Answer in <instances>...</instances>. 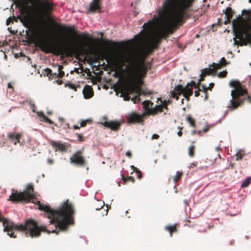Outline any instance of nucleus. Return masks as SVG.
<instances>
[{"label": "nucleus", "instance_id": "obj_1", "mask_svg": "<svg viewBox=\"0 0 251 251\" xmlns=\"http://www.w3.org/2000/svg\"><path fill=\"white\" fill-rule=\"evenodd\" d=\"M195 0H165L158 14L162 20L163 25L152 38L147 47V50L151 52L158 48L161 40L166 38L170 34L181 25L185 19L188 18V11L192 7Z\"/></svg>", "mask_w": 251, "mask_h": 251}, {"label": "nucleus", "instance_id": "obj_2", "mask_svg": "<svg viewBox=\"0 0 251 251\" xmlns=\"http://www.w3.org/2000/svg\"><path fill=\"white\" fill-rule=\"evenodd\" d=\"M33 185L29 184L27 185L25 190L22 192L18 193L16 190L9 196L8 201L13 203L19 201L30 202L32 201L35 203L37 201L38 208L45 212V216L50 219V224L54 225V229L48 230L50 233L56 232L59 231H66L69 225L74 223L75 210L73 204L67 200L61 205L59 208L52 209L49 206L44 205L38 201L33 195Z\"/></svg>", "mask_w": 251, "mask_h": 251}, {"label": "nucleus", "instance_id": "obj_3", "mask_svg": "<svg viewBox=\"0 0 251 251\" xmlns=\"http://www.w3.org/2000/svg\"><path fill=\"white\" fill-rule=\"evenodd\" d=\"M128 64V80L130 84L135 85V97L131 100L134 103L140 101V86L148 71L151 69L150 63L145 62V57L140 53H131L126 58Z\"/></svg>", "mask_w": 251, "mask_h": 251}, {"label": "nucleus", "instance_id": "obj_4", "mask_svg": "<svg viewBox=\"0 0 251 251\" xmlns=\"http://www.w3.org/2000/svg\"><path fill=\"white\" fill-rule=\"evenodd\" d=\"M47 28L42 26L38 31L37 37V46L45 53H51L55 55L65 54L67 56L74 53H80L83 51L85 45L79 40L75 42H65L60 46H57L47 41L46 39Z\"/></svg>", "mask_w": 251, "mask_h": 251}, {"label": "nucleus", "instance_id": "obj_5", "mask_svg": "<svg viewBox=\"0 0 251 251\" xmlns=\"http://www.w3.org/2000/svg\"><path fill=\"white\" fill-rule=\"evenodd\" d=\"M232 26L235 37V45H251V10H243L239 15L232 21Z\"/></svg>", "mask_w": 251, "mask_h": 251}, {"label": "nucleus", "instance_id": "obj_6", "mask_svg": "<svg viewBox=\"0 0 251 251\" xmlns=\"http://www.w3.org/2000/svg\"><path fill=\"white\" fill-rule=\"evenodd\" d=\"M229 84L231 87L234 88L232 90L231 95L232 99L230 100L229 108L236 109L241 105L245 100H247L249 102H251V97L248 96L247 98H242L245 95H247V90L238 81L232 80Z\"/></svg>", "mask_w": 251, "mask_h": 251}, {"label": "nucleus", "instance_id": "obj_7", "mask_svg": "<svg viewBox=\"0 0 251 251\" xmlns=\"http://www.w3.org/2000/svg\"><path fill=\"white\" fill-rule=\"evenodd\" d=\"M53 10V6L48 0H43L37 3L36 15L41 20L48 19Z\"/></svg>", "mask_w": 251, "mask_h": 251}, {"label": "nucleus", "instance_id": "obj_8", "mask_svg": "<svg viewBox=\"0 0 251 251\" xmlns=\"http://www.w3.org/2000/svg\"><path fill=\"white\" fill-rule=\"evenodd\" d=\"M83 151L82 150H78L70 158V163L79 166H85L86 161L83 155Z\"/></svg>", "mask_w": 251, "mask_h": 251}, {"label": "nucleus", "instance_id": "obj_9", "mask_svg": "<svg viewBox=\"0 0 251 251\" xmlns=\"http://www.w3.org/2000/svg\"><path fill=\"white\" fill-rule=\"evenodd\" d=\"M122 123L121 121H108L106 117H104L101 122V124L105 127L110 128L111 130L114 131H118L120 130Z\"/></svg>", "mask_w": 251, "mask_h": 251}, {"label": "nucleus", "instance_id": "obj_10", "mask_svg": "<svg viewBox=\"0 0 251 251\" xmlns=\"http://www.w3.org/2000/svg\"><path fill=\"white\" fill-rule=\"evenodd\" d=\"M174 90L176 91L179 92V95L183 94L184 98H185L188 101L190 100V97L193 95V92L192 88H188V86L183 87L181 85H176Z\"/></svg>", "mask_w": 251, "mask_h": 251}, {"label": "nucleus", "instance_id": "obj_11", "mask_svg": "<svg viewBox=\"0 0 251 251\" xmlns=\"http://www.w3.org/2000/svg\"><path fill=\"white\" fill-rule=\"evenodd\" d=\"M145 118H147V114H145V113L141 115H139L135 112H132L127 117V120L128 123L130 124H143Z\"/></svg>", "mask_w": 251, "mask_h": 251}, {"label": "nucleus", "instance_id": "obj_12", "mask_svg": "<svg viewBox=\"0 0 251 251\" xmlns=\"http://www.w3.org/2000/svg\"><path fill=\"white\" fill-rule=\"evenodd\" d=\"M54 24L58 27V28L59 29L63 30L66 32H69L71 34L74 35L76 38L84 39V38L86 37V36L84 35H81V34H78L77 33V32L76 30H75L72 27H67L64 25H60L54 22Z\"/></svg>", "mask_w": 251, "mask_h": 251}, {"label": "nucleus", "instance_id": "obj_13", "mask_svg": "<svg viewBox=\"0 0 251 251\" xmlns=\"http://www.w3.org/2000/svg\"><path fill=\"white\" fill-rule=\"evenodd\" d=\"M29 104L31 106V109L33 112H36L39 117L41 119V121L48 123L50 124H53V122L51 121L49 118L46 117L43 112H36V106L34 102L32 101H29Z\"/></svg>", "mask_w": 251, "mask_h": 251}, {"label": "nucleus", "instance_id": "obj_14", "mask_svg": "<svg viewBox=\"0 0 251 251\" xmlns=\"http://www.w3.org/2000/svg\"><path fill=\"white\" fill-rule=\"evenodd\" d=\"M50 144L55 149V151H66L68 148V146L67 145L62 143L60 141L56 142L53 140H51L50 141Z\"/></svg>", "mask_w": 251, "mask_h": 251}, {"label": "nucleus", "instance_id": "obj_15", "mask_svg": "<svg viewBox=\"0 0 251 251\" xmlns=\"http://www.w3.org/2000/svg\"><path fill=\"white\" fill-rule=\"evenodd\" d=\"M101 0H93L90 3L88 10L93 13L101 11Z\"/></svg>", "mask_w": 251, "mask_h": 251}, {"label": "nucleus", "instance_id": "obj_16", "mask_svg": "<svg viewBox=\"0 0 251 251\" xmlns=\"http://www.w3.org/2000/svg\"><path fill=\"white\" fill-rule=\"evenodd\" d=\"M23 136L22 133L11 132L8 134V137L10 141L16 145L17 143H20V139Z\"/></svg>", "mask_w": 251, "mask_h": 251}, {"label": "nucleus", "instance_id": "obj_17", "mask_svg": "<svg viewBox=\"0 0 251 251\" xmlns=\"http://www.w3.org/2000/svg\"><path fill=\"white\" fill-rule=\"evenodd\" d=\"M225 14L226 20L224 22L225 25L230 23L233 15L235 14L234 11L230 7H227L225 10L223 11Z\"/></svg>", "mask_w": 251, "mask_h": 251}, {"label": "nucleus", "instance_id": "obj_18", "mask_svg": "<svg viewBox=\"0 0 251 251\" xmlns=\"http://www.w3.org/2000/svg\"><path fill=\"white\" fill-rule=\"evenodd\" d=\"M133 91V88L131 86H127L122 88V94L123 95L124 99L126 100H129L130 99V95H131Z\"/></svg>", "mask_w": 251, "mask_h": 251}, {"label": "nucleus", "instance_id": "obj_19", "mask_svg": "<svg viewBox=\"0 0 251 251\" xmlns=\"http://www.w3.org/2000/svg\"><path fill=\"white\" fill-rule=\"evenodd\" d=\"M83 94L86 99L92 98L94 95V91L91 86L86 85L83 89Z\"/></svg>", "mask_w": 251, "mask_h": 251}, {"label": "nucleus", "instance_id": "obj_20", "mask_svg": "<svg viewBox=\"0 0 251 251\" xmlns=\"http://www.w3.org/2000/svg\"><path fill=\"white\" fill-rule=\"evenodd\" d=\"M216 71L215 69L211 68H206L201 70V75L202 77H205L206 75H215Z\"/></svg>", "mask_w": 251, "mask_h": 251}, {"label": "nucleus", "instance_id": "obj_21", "mask_svg": "<svg viewBox=\"0 0 251 251\" xmlns=\"http://www.w3.org/2000/svg\"><path fill=\"white\" fill-rule=\"evenodd\" d=\"M177 224H175L174 225H169L165 227V229L170 232V236H172L173 233L177 231Z\"/></svg>", "mask_w": 251, "mask_h": 251}, {"label": "nucleus", "instance_id": "obj_22", "mask_svg": "<svg viewBox=\"0 0 251 251\" xmlns=\"http://www.w3.org/2000/svg\"><path fill=\"white\" fill-rule=\"evenodd\" d=\"M153 102L150 100H145L142 102L143 108L146 111L145 112H147L150 109V107H151L153 105Z\"/></svg>", "mask_w": 251, "mask_h": 251}, {"label": "nucleus", "instance_id": "obj_23", "mask_svg": "<svg viewBox=\"0 0 251 251\" xmlns=\"http://www.w3.org/2000/svg\"><path fill=\"white\" fill-rule=\"evenodd\" d=\"M154 25V22L153 21H150L147 23H145L143 26L144 29L147 30H151Z\"/></svg>", "mask_w": 251, "mask_h": 251}, {"label": "nucleus", "instance_id": "obj_24", "mask_svg": "<svg viewBox=\"0 0 251 251\" xmlns=\"http://www.w3.org/2000/svg\"><path fill=\"white\" fill-rule=\"evenodd\" d=\"M195 141H193L192 145L188 149V154L191 157H193L195 156V150L196 146L193 145Z\"/></svg>", "mask_w": 251, "mask_h": 251}, {"label": "nucleus", "instance_id": "obj_25", "mask_svg": "<svg viewBox=\"0 0 251 251\" xmlns=\"http://www.w3.org/2000/svg\"><path fill=\"white\" fill-rule=\"evenodd\" d=\"M104 205V202L101 201H97L96 202L94 203L93 207L96 210L101 209Z\"/></svg>", "mask_w": 251, "mask_h": 251}, {"label": "nucleus", "instance_id": "obj_26", "mask_svg": "<svg viewBox=\"0 0 251 251\" xmlns=\"http://www.w3.org/2000/svg\"><path fill=\"white\" fill-rule=\"evenodd\" d=\"M201 83H199V81L197 83H196L194 81H191V82L188 83L186 86H188V88H192L193 89V87L199 89L200 88Z\"/></svg>", "mask_w": 251, "mask_h": 251}, {"label": "nucleus", "instance_id": "obj_27", "mask_svg": "<svg viewBox=\"0 0 251 251\" xmlns=\"http://www.w3.org/2000/svg\"><path fill=\"white\" fill-rule=\"evenodd\" d=\"M186 121L190 124L191 126L193 127H195L196 126L195 120L191 116L189 115L187 116L186 118Z\"/></svg>", "mask_w": 251, "mask_h": 251}, {"label": "nucleus", "instance_id": "obj_28", "mask_svg": "<svg viewBox=\"0 0 251 251\" xmlns=\"http://www.w3.org/2000/svg\"><path fill=\"white\" fill-rule=\"evenodd\" d=\"M183 173L182 172L177 171L176 172V174L173 177V181L175 183H176L178 181H179L182 176Z\"/></svg>", "mask_w": 251, "mask_h": 251}, {"label": "nucleus", "instance_id": "obj_29", "mask_svg": "<svg viewBox=\"0 0 251 251\" xmlns=\"http://www.w3.org/2000/svg\"><path fill=\"white\" fill-rule=\"evenodd\" d=\"M145 113L147 114V117L150 115H154L157 114L158 113L157 105L154 107L150 108L147 112H145Z\"/></svg>", "mask_w": 251, "mask_h": 251}, {"label": "nucleus", "instance_id": "obj_30", "mask_svg": "<svg viewBox=\"0 0 251 251\" xmlns=\"http://www.w3.org/2000/svg\"><path fill=\"white\" fill-rule=\"evenodd\" d=\"M251 182V177L248 176L246 178L245 180L242 182L241 184L242 188H245L248 187Z\"/></svg>", "mask_w": 251, "mask_h": 251}, {"label": "nucleus", "instance_id": "obj_31", "mask_svg": "<svg viewBox=\"0 0 251 251\" xmlns=\"http://www.w3.org/2000/svg\"><path fill=\"white\" fill-rule=\"evenodd\" d=\"M63 68V67L62 65H59L58 68V72L57 73V76L59 78L63 77L65 75V73L64 71H62V69Z\"/></svg>", "mask_w": 251, "mask_h": 251}, {"label": "nucleus", "instance_id": "obj_32", "mask_svg": "<svg viewBox=\"0 0 251 251\" xmlns=\"http://www.w3.org/2000/svg\"><path fill=\"white\" fill-rule=\"evenodd\" d=\"M122 179L124 182L131 181L134 183L135 179L133 176L125 177L123 176Z\"/></svg>", "mask_w": 251, "mask_h": 251}, {"label": "nucleus", "instance_id": "obj_33", "mask_svg": "<svg viewBox=\"0 0 251 251\" xmlns=\"http://www.w3.org/2000/svg\"><path fill=\"white\" fill-rule=\"evenodd\" d=\"M178 94H179V92L176 91L174 89L171 92L172 97L174 98H175L176 99V100H178L179 99V96L180 95H179Z\"/></svg>", "mask_w": 251, "mask_h": 251}, {"label": "nucleus", "instance_id": "obj_34", "mask_svg": "<svg viewBox=\"0 0 251 251\" xmlns=\"http://www.w3.org/2000/svg\"><path fill=\"white\" fill-rule=\"evenodd\" d=\"M243 156H244V154L241 153V151H239L238 152H237V153L236 154V158L235 160L236 161L241 160L242 159Z\"/></svg>", "mask_w": 251, "mask_h": 251}, {"label": "nucleus", "instance_id": "obj_35", "mask_svg": "<svg viewBox=\"0 0 251 251\" xmlns=\"http://www.w3.org/2000/svg\"><path fill=\"white\" fill-rule=\"evenodd\" d=\"M144 38V35L142 34V32L138 35H136L135 36V39L138 42H141Z\"/></svg>", "mask_w": 251, "mask_h": 251}, {"label": "nucleus", "instance_id": "obj_36", "mask_svg": "<svg viewBox=\"0 0 251 251\" xmlns=\"http://www.w3.org/2000/svg\"><path fill=\"white\" fill-rule=\"evenodd\" d=\"M212 66L213 67V69H215L216 72H217V70L220 69H221L222 67H223L221 64L219 63H213Z\"/></svg>", "mask_w": 251, "mask_h": 251}, {"label": "nucleus", "instance_id": "obj_37", "mask_svg": "<svg viewBox=\"0 0 251 251\" xmlns=\"http://www.w3.org/2000/svg\"><path fill=\"white\" fill-rule=\"evenodd\" d=\"M227 74V72L226 70L223 71L222 72H220L218 74V76L220 78H224V77H226Z\"/></svg>", "mask_w": 251, "mask_h": 251}, {"label": "nucleus", "instance_id": "obj_38", "mask_svg": "<svg viewBox=\"0 0 251 251\" xmlns=\"http://www.w3.org/2000/svg\"><path fill=\"white\" fill-rule=\"evenodd\" d=\"M133 167L134 169V171L136 172V173L138 174L137 178L138 179H141L142 177V175L141 172L136 168L133 166Z\"/></svg>", "mask_w": 251, "mask_h": 251}, {"label": "nucleus", "instance_id": "obj_39", "mask_svg": "<svg viewBox=\"0 0 251 251\" xmlns=\"http://www.w3.org/2000/svg\"><path fill=\"white\" fill-rule=\"evenodd\" d=\"M219 63H220V64H221V65H222L223 67H224V66H226L227 64H228V62H227V61H226V59H225V57H222V58L221 59V60H220V61Z\"/></svg>", "mask_w": 251, "mask_h": 251}, {"label": "nucleus", "instance_id": "obj_40", "mask_svg": "<svg viewBox=\"0 0 251 251\" xmlns=\"http://www.w3.org/2000/svg\"><path fill=\"white\" fill-rule=\"evenodd\" d=\"M13 229H11L10 230H9V231H6L7 232V234L10 237H13V238H15L16 236L14 235V233L13 232ZM15 230H16V229H14ZM16 230H18L17 229H16ZM19 231H20L19 230H18Z\"/></svg>", "mask_w": 251, "mask_h": 251}, {"label": "nucleus", "instance_id": "obj_41", "mask_svg": "<svg viewBox=\"0 0 251 251\" xmlns=\"http://www.w3.org/2000/svg\"><path fill=\"white\" fill-rule=\"evenodd\" d=\"M76 136L78 139V140H79L80 142H83L84 140V136L82 134L79 133H76Z\"/></svg>", "mask_w": 251, "mask_h": 251}, {"label": "nucleus", "instance_id": "obj_42", "mask_svg": "<svg viewBox=\"0 0 251 251\" xmlns=\"http://www.w3.org/2000/svg\"><path fill=\"white\" fill-rule=\"evenodd\" d=\"M162 104L161 105H160V106H162V108L167 109L168 108V105L169 102V101H167L166 100H164L162 102Z\"/></svg>", "mask_w": 251, "mask_h": 251}, {"label": "nucleus", "instance_id": "obj_43", "mask_svg": "<svg viewBox=\"0 0 251 251\" xmlns=\"http://www.w3.org/2000/svg\"><path fill=\"white\" fill-rule=\"evenodd\" d=\"M45 72L47 75H50V76L52 75V71L50 69L47 68L45 70Z\"/></svg>", "mask_w": 251, "mask_h": 251}, {"label": "nucleus", "instance_id": "obj_44", "mask_svg": "<svg viewBox=\"0 0 251 251\" xmlns=\"http://www.w3.org/2000/svg\"><path fill=\"white\" fill-rule=\"evenodd\" d=\"M89 121L88 120H83L80 123V127H84Z\"/></svg>", "mask_w": 251, "mask_h": 251}, {"label": "nucleus", "instance_id": "obj_45", "mask_svg": "<svg viewBox=\"0 0 251 251\" xmlns=\"http://www.w3.org/2000/svg\"><path fill=\"white\" fill-rule=\"evenodd\" d=\"M67 85L69 86V87L72 89H74L75 91L76 90V88L75 87V84L69 83L67 84Z\"/></svg>", "mask_w": 251, "mask_h": 251}, {"label": "nucleus", "instance_id": "obj_46", "mask_svg": "<svg viewBox=\"0 0 251 251\" xmlns=\"http://www.w3.org/2000/svg\"><path fill=\"white\" fill-rule=\"evenodd\" d=\"M157 108L158 113L159 112H163L162 106H160V105H157Z\"/></svg>", "mask_w": 251, "mask_h": 251}, {"label": "nucleus", "instance_id": "obj_47", "mask_svg": "<svg viewBox=\"0 0 251 251\" xmlns=\"http://www.w3.org/2000/svg\"><path fill=\"white\" fill-rule=\"evenodd\" d=\"M201 88H199V89H198V91H196L195 92V96L196 97H198V96H199L200 95V92H201Z\"/></svg>", "mask_w": 251, "mask_h": 251}, {"label": "nucleus", "instance_id": "obj_48", "mask_svg": "<svg viewBox=\"0 0 251 251\" xmlns=\"http://www.w3.org/2000/svg\"><path fill=\"white\" fill-rule=\"evenodd\" d=\"M201 87V92H205L206 91H207V87L205 85H202Z\"/></svg>", "mask_w": 251, "mask_h": 251}, {"label": "nucleus", "instance_id": "obj_49", "mask_svg": "<svg viewBox=\"0 0 251 251\" xmlns=\"http://www.w3.org/2000/svg\"><path fill=\"white\" fill-rule=\"evenodd\" d=\"M214 85H215V84L214 83H210L209 84V87H207V90H211L214 87Z\"/></svg>", "mask_w": 251, "mask_h": 251}, {"label": "nucleus", "instance_id": "obj_50", "mask_svg": "<svg viewBox=\"0 0 251 251\" xmlns=\"http://www.w3.org/2000/svg\"><path fill=\"white\" fill-rule=\"evenodd\" d=\"M159 138V135L157 134H153L152 136L151 139H158Z\"/></svg>", "mask_w": 251, "mask_h": 251}, {"label": "nucleus", "instance_id": "obj_51", "mask_svg": "<svg viewBox=\"0 0 251 251\" xmlns=\"http://www.w3.org/2000/svg\"><path fill=\"white\" fill-rule=\"evenodd\" d=\"M203 93L204 94V100H208V93H207V91H206L205 92H203Z\"/></svg>", "mask_w": 251, "mask_h": 251}, {"label": "nucleus", "instance_id": "obj_52", "mask_svg": "<svg viewBox=\"0 0 251 251\" xmlns=\"http://www.w3.org/2000/svg\"><path fill=\"white\" fill-rule=\"evenodd\" d=\"M179 128L180 129V130L177 132V135H178V136L181 137L182 134V132L181 131L182 128L179 127Z\"/></svg>", "mask_w": 251, "mask_h": 251}, {"label": "nucleus", "instance_id": "obj_53", "mask_svg": "<svg viewBox=\"0 0 251 251\" xmlns=\"http://www.w3.org/2000/svg\"><path fill=\"white\" fill-rule=\"evenodd\" d=\"M201 78L199 79V83H201V82L204 80V77H202L201 74L200 75Z\"/></svg>", "mask_w": 251, "mask_h": 251}, {"label": "nucleus", "instance_id": "obj_54", "mask_svg": "<svg viewBox=\"0 0 251 251\" xmlns=\"http://www.w3.org/2000/svg\"><path fill=\"white\" fill-rule=\"evenodd\" d=\"M51 76H52V77H55V78L58 77V76H57V73H55L53 74L52 73V75Z\"/></svg>", "mask_w": 251, "mask_h": 251}, {"label": "nucleus", "instance_id": "obj_55", "mask_svg": "<svg viewBox=\"0 0 251 251\" xmlns=\"http://www.w3.org/2000/svg\"><path fill=\"white\" fill-rule=\"evenodd\" d=\"M126 155L129 157L131 156V153L130 151H127L126 153Z\"/></svg>", "mask_w": 251, "mask_h": 251}, {"label": "nucleus", "instance_id": "obj_56", "mask_svg": "<svg viewBox=\"0 0 251 251\" xmlns=\"http://www.w3.org/2000/svg\"><path fill=\"white\" fill-rule=\"evenodd\" d=\"M80 126H78L77 125H74V128L75 129H78L80 128Z\"/></svg>", "mask_w": 251, "mask_h": 251}, {"label": "nucleus", "instance_id": "obj_57", "mask_svg": "<svg viewBox=\"0 0 251 251\" xmlns=\"http://www.w3.org/2000/svg\"><path fill=\"white\" fill-rule=\"evenodd\" d=\"M209 128L208 127H205L203 129L202 131L204 132H206L208 131Z\"/></svg>", "mask_w": 251, "mask_h": 251}, {"label": "nucleus", "instance_id": "obj_58", "mask_svg": "<svg viewBox=\"0 0 251 251\" xmlns=\"http://www.w3.org/2000/svg\"><path fill=\"white\" fill-rule=\"evenodd\" d=\"M198 163L197 162H195L194 163H192L191 164V167H192L193 166H196L197 165Z\"/></svg>", "mask_w": 251, "mask_h": 251}, {"label": "nucleus", "instance_id": "obj_59", "mask_svg": "<svg viewBox=\"0 0 251 251\" xmlns=\"http://www.w3.org/2000/svg\"><path fill=\"white\" fill-rule=\"evenodd\" d=\"M196 133H197V132L195 130H193L191 132V134L193 135H195Z\"/></svg>", "mask_w": 251, "mask_h": 251}, {"label": "nucleus", "instance_id": "obj_60", "mask_svg": "<svg viewBox=\"0 0 251 251\" xmlns=\"http://www.w3.org/2000/svg\"><path fill=\"white\" fill-rule=\"evenodd\" d=\"M8 87L10 89L13 88L12 85L10 83L8 84Z\"/></svg>", "mask_w": 251, "mask_h": 251}, {"label": "nucleus", "instance_id": "obj_61", "mask_svg": "<svg viewBox=\"0 0 251 251\" xmlns=\"http://www.w3.org/2000/svg\"><path fill=\"white\" fill-rule=\"evenodd\" d=\"M202 131L201 130H199L198 132H197V133L199 135H201V134H202Z\"/></svg>", "mask_w": 251, "mask_h": 251}, {"label": "nucleus", "instance_id": "obj_62", "mask_svg": "<svg viewBox=\"0 0 251 251\" xmlns=\"http://www.w3.org/2000/svg\"><path fill=\"white\" fill-rule=\"evenodd\" d=\"M145 94L151 95V94H152V93L149 91V92H146L145 93Z\"/></svg>", "mask_w": 251, "mask_h": 251}, {"label": "nucleus", "instance_id": "obj_63", "mask_svg": "<svg viewBox=\"0 0 251 251\" xmlns=\"http://www.w3.org/2000/svg\"><path fill=\"white\" fill-rule=\"evenodd\" d=\"M57 82L58 83V84H61L62 83V81L61 80H57Z\"/></svg>", "mask_w": 251, "mask_h": 251}, {"label": "nucleus", "instance_id": "obj_64", "mask_svg": "<svg viewBox=\"0 0 251 251\" xmlns=\"http://www.w3.org/2000/svg\"><path fill=\"white\" fill-rule=\"evenodd\" d=\"M216 150L218 151L219 150H221V148L219 147H216Z\"/></svg>", "mask_w": 251, "mask_h": 251}]
</instances>
